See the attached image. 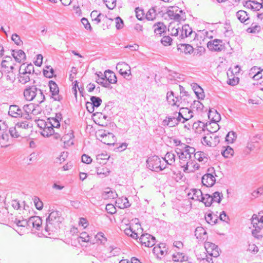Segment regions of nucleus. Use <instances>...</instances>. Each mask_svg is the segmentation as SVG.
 Here are the masks:
<instances>
[{
	"label": "nucleus",
	"mask_w": 263,
	"mask_h": 263,
	"mask_svg": "<svg viewBox=\"0 0 263 263\" xmlns=\"http://www.w3.org/2000/svg\"><path fill=\"white\" fill-rule=\"evenodd\" d=\"M123 229L125 234L131 238L137 239L143 232V229L138 219H132L128 223L125 224Z\"/></svg>",
	"instance_id": "nucleus-1"
},
{
	"label": "nucleus",
	"mask_w": 263,
	"mask_h": 263,
	"mask_svg": "<svg viewBox=\"0 0 263 263\" xmlns=\"http://www.w3.org/2000/svg\"><path fill=\"white\" fill-rule=\"evenodd\" d=\"M251 223L254 230L252 231V234L256 237L259 238L261 236L257 233L263 228V215L258 213L254 214L252 217Z\"/></svg>",
	"instance_id": "nucleus-2"
},
{
	"label": "nucleus",
	"mask_w": 263,
	"mask_h": 263,
	"mask_svg": "<svg viewBox=\"0 0 263 263\" xmlns=\"http://www.w3.org/2000/svg\"><path fill=\"white\" fill-rule=\"evenodd\" d=\"M97 137L102 143L107 145L118 146L117 144L115 145V136L112 133H106L105 131L100 132L97 135Z\"/></svg>",
	"instance_id": "nucleus-3"
},
{
	"label": "nucleus",
	"mask_w": 263,
	"mask_h": 263,
	"mask_svg": "<svg viewBox=\"0 0 263 263\" xmlns=\"http://www.w3.org/2000/svg\"><path fill=\"white\" fill-rule=\"evenodd\" d=\"M177 167L179 170H182L184 173H191L198 170L199 165L196 162L190 160L187 162H182L181 165Z\"/></svg>",
	"instance_id": "nucleus-4"
},
{
	"label": "nucleus",
	"mask_w": 263,
	"mask_h": 263,
	"mask_svg": "<svg viewBox=\"0 0 263 263\" xmlns=\"http://www.w3.org/2000/svg\"><path fill=\"white\" fill-rule=\"evenodd\" d=\"M20 77L19 81L22 84H26L30 81L33 77V65L30 63L25 66L23 72H20Z\"/></svg>",
	"instance_id": "nucleus-5"
},
{
	"label": "nucleus",
	"mask_w": 263,
	"mask_h": 263,
	"mask_svg": "<svg viewBox=\"0 0 263 263\" xmlns=\"http://www.w3.org/2000/svg\"><path fill=\"white\" fill-rule=\"evenodd\" d=\"M147 163L148 167L150 170L154 171H159L162 170L164 167L161 165V161L157 156H152L149 157Z\"/></svg>",
	"instance_id": "nucleus-6"
},
{
	"label": "nucleus",
	"mask_w": 263,
	"mask_h": 263,
	"mask_svg": "<svg viewBox=\"0 0 263 263\" xmlns=\"http://www.w3.org/2000/svg\"><path fill=\"white\" fill-rule=\"evenodd\" d=\"M209 49L212 51H221L224 49V45L221 40L215 39L207 43Z\"/></svg>",
	"instance_id": "nucleus-7"
},
{
	"label": "nucleus",
	"mask_w": 263,
	"mask_h": 263,
	"mask_svg": "<svg viewBox=\"0 0 263 263\" xmlns=\"http://www.w3.org/2000/svg\"><path fill=\"white\" fill-rule=\"evenodd\" d=\"M176 153L179 157L178 166L181 164L182 162H187L191 160V154L189 149H176Z\"/></svg>",
	"instance_id": "nucleus-8"
},
{
	"label": "nucleus",
	"mask_w": 263,
	"mask_h": 263,
	"mask_svg": "<svg viewBox=\"0 0 263 263\" xmlns=\"http://www.w3.org/2000/svg\"><path fill=\"white\" fill-rule=\"evenodd\" d=\"M204 248L209 256L217 257L219 255V249L214 243L206 242L204 244Z\"/></svg>",
	"instance_id": "nucleus-9"
},
{
	"label": "nucleus",
	"mask_w": 263,
	"mask_h": 263,
	"mask_svg": "<svg viewBox=\"0 0 263 263\" xmlns=\"http://www.w3.org/2000/svg\"><path fill=\"white\" fill-rule=\"evenodd\" d=\"M140 242L142 245L146 247H151L155 245V238L148 234H141Z\"/></svg>",
	"instance_id": "nucleus-10"
},
{
	"label": "nucleus",
	"mask_w": 263,
	"mask_h": 263,
	"mask_svg": "<svg viewBox=\"0 0 263 263\" xmlns=\"http://www.w3.org/2000/svg\"><path fill=\"white\" fill-rule=\"evenodd\" d=\"M177 114H178L180 120H182L181 123H184L193 117V111L188 108H181Z\"/></svg>",
	"instance_id": "nucleus-11"
},
{
	"label": "nucleus",
	"mask_w": 263,
	"mask_h": 263,
	"mask_svg": "<svg viewBox=\"0 0 263 263\" xmlns=\"http://www.w3.org/2000/svg\"><path fill=\"white\" fill-rule=\"evenodd\" d=\"M116 68L121 75L126 78L131 74L130 67L124 62H119L117 64Z\"/></svg>",
	"instance_id": "nucleus-12"
},
{
	"label": "nucleus",
	"mask_w": 263,
	"mask_h": 263,
	"mask_svg": "<svg viewBox=\"0 0 263 263\" xmlns=\"http://www.w3.org/2000/svg\"><path fill=\"white\" fill-rule=\"evenodd\" d=\"M177 112H175L172 117H166L165 119L163 121V125L164 126H168L170 127H174L177 125L179 122L182 121L179 117Z\"/></svg>",
	"instance_id": "nucleus-13"
},
{
	"label": "nucleus",
	"mask_w": 263,
	"mask_h": 263,
	"mask_svg": "<svg viewBox=\"0 0 263 263\" xmlns=\"http://www.w3.org/2000/svg\"><path fill=\"white\" fill-rule=\"evenodd\" d=\"M218 141V137L214 136V138L213 139L211 135L208 134L207 136L202 138L201 139V143L204 146L214 147L216 146V142Z\"/></svg>",
	"instance_id": "nucleus-14"
},
{
	"label": "nucleus",
	"mask_w": 263,
	"mask_h": 263,
	"mask_svg": "<svg viewBox=\"0 0 263 263\" xmlns=\"http://www.w3.org/2000/svg\"><path fill=\"white\" fill-rule=\"evenodd\" d=\"M74 136L72 132L64 135L61 139V141L64 144V148H67L74 144Z\"/></svg>",
	"instance_id": "nucleus-15"
},
{
	"label": "nucleus",
	"mask_w": 263,
	"mask_h": 263,
	"mask_svg": "<svg viewBox=\"0 0 263 263\" xmlns=\"http://www.w3.org/2000/svg\"><path fill=\"white\" fill-rule=\"evenodd\" d=\"M166 100L168 103L172 106H179L180 104V99L174 96V93L171 91L166 94Z\"/></svg>",
	"instance_id": "nucleus-16"
},
{
	"label": "nucleus",
	"mask_w": 263,
	"mask_h": 263,
	"mask_svg": "<svg viewBox=\"0 0 263 263\" xmlns=\"http://www.w3.org/2000/svg\"><path fill=\"white\" fill-rule=\"evenodd\" d=\"M202 182L204 186L211 187L214 184L215 178L211 174H205L202 178Z\"/></svg>",
	"instance_id": "nucleus-17"
},
{
	"label": "nucleus",
	"mask_w": 263,
	"mask_h": 263,
	"mask_svg": "<svg viewBox=\"0 0 263 263\" xmlns=\"http://www.w3.org/2000/svg\"><path fill=\"white\" fill-rule=\"evenodd\" d=\"M23 109L24 112L22 114V117L28 120L31 119L33 115V103L25 105Z\"/></svg>",
	"instance_id": "nucleus-18"
},
{
	"label": "nucleus",
	"mask_w": 263,
	"mask_h": 263,
	"mask_svg": "<svg viewBox=\"0 0 263 263\" xmlns=\"http://www.w3.org/2000/svg\"><path fill=\"white\" fill-rule=\"evenodd\" d=\"M153 253L157 257H161L167 253V249L164 244L155 246L153 248Z\"/></svg>",
	"instance_id": "nucleus-19"
},
{
	"label": "nucleus",
	"mask_w": 263,
	"mask_h": 263,
	"mask_svg": "<svg viewBox=\"0 0 263 263\" xmlns=\"http://www.w3.org/2000/svg\"><path fill=\"white\" fill-rule=\"evenodd\" d=\"M193 33L192 28L189 25L185 24L182 27L180 30L179 38L183 39L190 36Z\"/></svg>",
	"instance_id": "nucleus-20"
},
{
	"label": "nucleus",
	"mask_w": 263,
	"mask_h": 263,
	"mask_svg": "<svg viewBox=\"0 0 263 263\" xmlns=\"http://www.w3.org/2000/svg\"><path fill=\"white\" fill-rule=\"evenodd\" d=\"M9 115L14 118L22 117V111L20 107L16 105H10L8 112Z\"/></svg>",
	"instance_id": "nucleus-21"
},
{
	"label": "nucleus",
	"mask_w": 263,
	"mask_h": 263,
	"mask_svg": "<svg viewBox=\"0 0 263 263\" xmlns=\"http://www.w3.org/2000/svg\"><path fill=\"white\" fill-rule=\"evenodd\" d=\"M2 67L5 68L8 72L12 71L14 67L12 64V60L10 57H6L5 59L3 60L1 63Z\"/></svg>",
	"instance_id": "nucleus-22"
},
{
	"label": "nucleus",
	"mask_w": 263,
	"mask_h": 263,
	"mask_svg": "<svg viewBox=\"0 0 263 263\" xmlns=\"http://www.w3.org/2000/svg\"><path fill=\"white\" fill-rule=\"evenodd\" d=\"M103 76L105 77L109 84V83L115 84L117 82V79L116 74L109 70H106L104 72Z\"/></svg>",
	"instance_id": "nucleus-23"
},
{
	"label": "nucleus",
	"mask_w": 263,
	"mask_h": 263,
	"mask_svg": "<svg viewBox=\"0 0 263 263\" xmlns=\"http://www.w3.org/2000/svg\"><path fill=\"white\" fill-rule=\"evenodd\" d=\"M34 99L35 100V102L37 104L42 103L45 99V96L42 91L36 88H34Z\"/></svg>",
	"instance_id": "nucleus-24"
},
{
	"label": "nucleus",
	"mask_w": 263,
	"mask_h": 263,
	"mask_svg": "<svg viewBox=\"0 0 263 263\" xmlns=\"http://www.w3.org/2000/svg\"><path fill=\"white\" fill-rule=\"evenodd\" d=\"M205 128H206V130L211 134L216 133L219 130V125L217 123L211 121L206 124Z\"/></svg>",
	"instance_id": "nucleus-25"
},
{
	"label": "nucleus",
	"mask_w": 263,
	"mask_h": 263,
	"mask_svg": "<svg viewBox=\"0 0 263 263\" xmlns=\"http://www.w3.org/2000/svg\"><path fill=\"white\" fill-rule=\"evenodd\" d=\"M153 27L155 33L156 35H161L166 29V26L164 24L161 22H158L157 24H154Z\"/></svg>",
	"instance_id": "nucleus-26"
},
{
	"label": "nucleus",
	"mask_w": 263,
	"mask_h": 263,
	"mask_svg": "<svg viewBox=\"0 0 263 263\" xmlns=\"http://www.w3.org/2000/svg\"><path fill=\"white\" fill-rule=\"evenodd\" d=\"M12 55L16 62L20 63L25 58V54L22 50H13Z\"/></svg>",
	"instance_id": "nucleus-27"
},
{
	"label": "nucleus",
	"mask_w": 263,
	"mask_h": 263,
	"mask_svg": "<svg viewBox=\"0 0 263 263\" xmlns=\"http://www.w3.org/2000/svg\"><path fill=\"white\" fill-rule=\"evenodd\" d=\"M36 133H40L44 137H48L54 133V129L48 125L41 130H36Z\"/></svg>",
	"instance_id": "nucleus-28"
},
{
	"label": "nucleus",
	"mask_w": 263,
	"mask_h": 263,
	"mask_svg": "<svg viewBox=\"0 0 263 263\" xmlns=\"http://www.w3.org/2000/svg\"><path fill=\"white\" fill-rule=\"evenodd\" d=\"M174 9L175 13H176V17L177 22H180L182 20H184L185 18V13L178 7H172Z\"/></svg>",
	"instance_id": "nucleus-29"
},
{
	"label": "nucleus",
	"mask_w": 263,
	"mask_h": 263,
	"mask_svg": "<svg viewBox=\"0 0 263 263\" xmlns=\"http://www.w3.org/2000/svg\"><path fill=\"white\" fill-rule=\"evenodd\" d=\"M194 92L199 99H203L204 97L203 89L197 84H193L192 85Z\"/></svg>",
	"instance_id": "nucleus-30"
},
{
	"label": "nucleus",
	"mask_w": 263,
	"mask_h": 263,
	"mask_svg": "<svg viewBox=\"0 0 263 263\" xmlns=\"http://www.w3.org/2000/svg\"><path fill=\"white\" fill-rule=\"evenodd\" d=\"M209 118L211 119V122H218L220 119V115L216 110H210L208 115Z\"/></svg>",
	"instance_id": "nucleus-31"
},
{
	"label": "nucleus",
	"mask_w": 263,
	"mask_h": 263,
	"mask_svg": "<svg viewBox=\"0 0 263 263\" xmlns=\"http://www.w3.org/2000/svg\"><path fill=\"white\" fill-rule=\"evenodd\" d=\"M179 29L180 28L178 26H176L175 24L173 23H171L168 27V31L170 32V35L172 36L178 35L179 36Z\"/></svg>",
	"instance_id": "nucleus-32"
},
{
	"label": "nucleus",
	"mask_w": 263,
	"mask_h": 263,
	"mask_svg": "<svg viewBox=\"0 0 263 263\" xmlns=\"http://www.w3.org/2000/svg\"><path fill=\"white\" fill-rule=\"evenodd\" d=\"M116 203L121 209L126 208L129 206V203L126 197H121L116 200Z\"/></svg>",
	"instance_id": "nucleus-33"
},
{
	"label": "nucleus",
	"mask_w": 263,
	"mask_h": 263,
	"mask_svg": "<svg viewBox=\"0 0 263 263\" xmlns=\"http://www.w3.org/2000/svg\"><path fill=\"white\" fill-rule=\"evenodd\" d=\"M189 195H191V198L193 200L201 201L203 195L200 190H193Z\"/></svg>",
	"instance_id": "nucleus-34"
},
{
	"label": "nucleus",
	"mask_w": 263,
	"mask_h": 263,
	"mask_svg": "<svg viewBox=\"0 0 263 263\" xmlns=\"http://www.w3.org/2000/svg\"><path fill=\"white\" fill-rule=\"evenodd\" d=\"M237 18L241 22L244 23L247 21L249 17L248 16L247 12L243 10H239L236 13Z\"/></svg>",
	"instance_id": "nucleus-35"
},
{
	"label": "nucleus",
	"mask_w": 263,
	"mask_h": 263,
	"mask_svg": "<svg viewBox=\"0 0 263 263\" xmlns=\"http://www.w3.org/2000/svg\"><path fill=\"white\" fill-rule=\"evenodd\" d=\"M33 90L32 86L27 87L24 91V96L27 101L33 100Z\"/></svg>",
	"instance_id": "nucleus-36"
},
{
	"label": "nucleus",
	"mask_w": 263,
	"mask_h": 263,
	"mask_svg": "<svg viewBox=\"0 0 263 263\" xmlns=\"http://www.w3.org/2000/svg\"><path fill=\"white\" fill-rule=\"evenodd\" d=\"M205 219L208 223L213 225L216 223L217 220V216L212 213H209L205 214Z\"/></svg>",
	"instance_id": "nucleus-37"
},
{
	"label": "nucleus",
	"mask_w": 263,
	"mask_h": 263,
	"mask_svg": "<svg viewBox=\"0 0 263 263\" xmlns=\"http://www.w3.org/2000/svg\"><path fill=\"white\" fill-rule=\"evenodd\" d=\"M104 197L105 199H114L117 197V194L109 188H107L104 192Z\"/></svg>",
	"instance_id": "nucleus-38"
},
{
	"label": "nucleus",
	"mask_w": 263,
	"mask_h": 263,
	"mask_svg": "<svg viewBox=\"0 0 263 263\" xmlns=\"http://www.w3.org/2000/svg\"><path fill=\"white\" fill-rule=\"evenodd\" d=\"M195 159L199 161H204L208 160V156L202 151H197L194 154Z\"/></svg>",
	"instance_id": "nucleus-39"
},
{
	"label": "nucleus",
	"mask_w": 263,
	"mask_h": 263,
	"mask_svg": "<svg viewBox=\"0 0 263 263\" xmlns=\"http://www.w3.org/2000/svg\"><path fill=\"white\" fill-rule=\"evenodd\" d=\"M9 136L7 134H3L0 139V147L1 148H6L10 145L8 143Z\"/></svg>",
	"instance_id": "nucleus-40"
},
{
	"label": "nucleus",
	"mask_w": 263,
	"mask_h": 263,
	"mask_svg": "<svg viewBox=\"0 0 263 263\" xmlns=\"http://www.w3.org/2000/svg\"><path fill=\"white\" fill-rule=\"evenodd\" d=\"M173 260L174 261L176 262H181L182 263H184L185 261H187L184 259V256L183 255L182 253L180 252H176L173 255Z\"/></svg>",
	"instance_id": "nucleus-41"
},
{
	"label": "nucleus",
	"mask_w": 263,
	"mask_h": 263,
	"mask_svg": "<svg viewBox=\"0 0 263 263\" xmlns=\"http://www.w3.org/2000/svg\"><path fill=\"white\" fill-rule=\"evenodd\" d=\"M201 201L204 203L205 206H209L213 202V198H212V196L210 195L205 194L204 195H203Z\"/></svg>",
	"instance_id": "nucleus-42"
},
{
	"label": "nucleus",
	"mask_w": 263,
	"mask_h": 263,
	"mask_svg": "<svg viewBox=\"0 0 263 263\" xmlns=\"http://www.w3.org/2000/svg\"><path fill=\"white\" fill-rule=\"evenodd\" d=\"M35 124L39 128L37 130H41L45 128L47 125H48V122H46L43 120L35 119Z\"/></svg>",
	"instance_id": "nucleus-43"
},
{
	"label": "nucleus",
	"mask_w": 263,
	"mask_h": 263,
	"mask_svg": "<svg viewBox=\"0 0 263 263\" xmlns=\"http://www.w3.org/2000/svg\"><path fill=\"white\" fill-rule=\"evenodd\" d=\"M156 16V11L154 8H151L147 11L146 14V18L148 21H153Z\"/></svg>",
	"instance_id": "nucleus-44"
},
{
	"label": "nucleus",
	"mask_w": 263,
	"mask_h": 263,
	"mask_svg": "<svg viewBox=\"0 0 263 263\" xmlns=\"http://www.w3.org/2000/svg\"><path fill=\"white\" fill-rule=\"evenodd\" d=\"M236 138V135L235 132L231 131L228 133L226 137V141L228 143H232Z\"/></svg>",
	"instance_id": "nucleus-45"
},
{
	"label": "nucleus",
	"mask_w": 263,
	"mask_h": 263,
	"mask_svg": "<svg viewBox=\"0 0 263 263\" xmlns=\"http://www.w3.org/2000/svg\"><path fill=\"white\" fill-rule=\"evenodd\" d=\"M33 218V216H31L29 218V220L28 221H26V220H19L17 218H15L14 221V223L18 227H25L27 224H29L31 223V219Z\"/></svg>",
	"instance_id": "nucleus-46"
},
{
	"label": "nucleus",
	"mask_w": 263,
	"mask_h": 263,
	"mask_svg": "<svg viewBox=\"0 0 263 263\" xmlns=\"http://www.w3.org/2000/svg\"><path fill=\"white\" fill-rule=\"evenodd\" d=\"M240 71V67L238 65H236L234 67V68H229L227 72L228 76L230 77V74H231V76H232L234 74H237L239 73Z\"/></svg>",
	"instance_id": "nucleus-47"
},
{
	"label": "nucleus",
	"mask_w": 263,
	"mask_h": 263,
	"mask_svg": "<svg viewBox=\"0 0 263 263\" xmlns=\"http://www.w3.org/2000/svg\"><path fill=\"white\" fill-rule=\"evenodd\" d=\"M96 243H104L106 241V238L102 233H98L95 236Z\"/></svg>",
	"instance_id": "nucleus-48"
},
{
	"label": "nucleus",
	"mask_w": 263,
	"mask_h": 263,
	"mask_svg": "<svg viewBox=\"0 0 263 263\" xmlns=\"http://www.w3.org/2000/svg\"><path fill=\"white\" fill-rule=\"evenodd\" d=\"M49 86L50 91L53 95H55L58 94V93L59 92V88L57 84L54 82L52 81H50Z\"/></svg>",
	"instance_id": "nucleus-49"
},
{
	"label": "nucleus",
	"mask_w": 263,
	"mask_h": 263,
	"mask_svg": "<svg viewBox=\"0 0 263 263\" xmlns=\"http://www.w3.org/2000/svg\"><path fill=\"white\" fill-rule=\"evenodd\" d=\"M90 101L91 103L95 107H98L102 102L101 98L96 96L91 97Z\"/></svg>",
	"instance_id": "nucleus-50"
},
{
	"label": "nucleus",
	"mask_w": 263,
	"mask_h": 263,
	"mask_svg": "<svg viewBox=\"0 0 263 263\" xmlns=\"http://www.w3.org/2000/svg\"><path fill=\"white\" fill-rule=\"evenodd\" d=\"M49 122H48V125L51 126L52 128H58L60 126V123L59 119L57 118H51V119H48Z\"/></svg>",
	"instance_id": "nucleus-51"
},
{
	"label": "nucleus",
	"mask_w": 263,
	"mask_h": 263,
	"mask_svg": "<svg viewBox=\"0 0 263 263\" xmlns=\"http://www.w3.org/2000/svg\"><path fill=\"white\" fill-rule=\"evenodd\" d=\"M46 68L47 69H49V71H47V70H43L44 75L46 78H52L53 76V74H54V70H53V69L50 66H46Z\"/></svg>",
	"instance_id": "nucleus-52"
},
{
	"label": "nucleus",
	"mask_w": 263,
	"mask_h": 263,
	"mask_svg": "<svg viewBox=\"0 0 263 263\" xmlns=\"http://www.w3.org/2000/svg\"><path fill=\"white\" fill-rule=\"evenodd\" d=\"M173 142L175 144V146H180L182 147V148H193L192 147L186 144L185 143L182 142L178 139H174L173 140Z\"/></svg>",
	"instance_id": "nucleus-53"
},
{
	"label": "nucleus",
	"mask_w": 263,
	"mask_h": 263,
	"mask_svg": "<svg viewBox=\"0 0 263 263\" xmlns=\"http://www.w3.org/2000/svg\"><path fill=\"white\" fill-rule=\"evenodd\" d=\"M222 156L225 158H231L234 154L233 149H225L224 151L221 152Z\"/></svg>",
	"instance_id": "nucleus-54"
},
{
	"label": "nucleus",
	"mask_w": 263,
	"mask_h": 263,
	"mask_svg": "<svg viewBox=\"0 0 263 263\" xmlns=\"http://www.w3.org/2000/svg\"><path fill=\"white\" fill-rule=\"evenodd\" d=\"M172 42V39L169 36H164L161 39L162 44L165 46L171 45Z\"/></svg>",
	"instance_id": "nucleus-55"
},
{
	"label": "nucleus",
	"mask_w": 263,
	"mask_h": 263,
	"mask_svg": "<svg viewBox=\"0 0 263 263\" xmlns=\"http://www.w3.org/2000/svg\"><path fill=\"white\" fill-rule=\"evenodd\" d=\"M101 74L103 76L102 73ZM105 78L104 76L101 78H99L96 80V82L99 84L102 85L103 86L105 87H108L109 86V84L106 80H105Z\"/></svg>",
	"instance_id": "nucleus-56"
},
{
	"label": "nucleus",
	"mask_w": 263,
	"mask_h": 263,
	"mask_svg": "<svg viewBox=\"0 0 263 263\" xmlns=\"http://www.w3.org/2000/svg\"><path fill=\"white\" fill-rule=\"evenodd\" d=\"M105 3L109 9L112 10L116 6V0H106Z\"/></svg>",
	"instance_id": "nucleus-57"
},
{
	"label": "nucleus",
	"mask_w": 263,
	"mask_h": 263,
	"mask_svg": "<svg viewBox=\"0 0 263 263\" xmlns=\"http://www.w3.org/2000/svg\"><path fill=\"white\" fill-rule=\"evenodd\" d=\"M181 46L184 47V52L185 54H191L194 51L193 47L189 44H182Z\"/></svg>",
	"instance_id": "nucleus-58"
},
{
	"label": "nucleus",
	"mask_w": 263,
	"mask_h": 263,
	"mask_svg": "<svg viewBox=\"0 0 263 263\" xmlns=\"http://www.w3.org/2000/svg\"><path fill=\"white\" fill-rule=\"evenodd\" d=\"M34 204L39 210H42L43 208V203L39 198L35 197L34 198Z\"/></svg>",
	"instance_id": "nucleus-59"
},
{
	"label": "nucleus",
	"mask_w": 263,
	"mask_h": 263,
	"mask_svg": "<svg viewBox=\"0 0 263 263\" xmlns=\"http://www.w3.org/2000/svg\"><path fill=\"white\" fill-rule=\"evenodd\" d=\"M109 171L106 167L97 168V174L107 176L109 174Z\"/></svg>",
	"instance_id": "nucleus-60"
},
{
	"label": "nucleus",
	"mask_w": 263,
	"mask_h": 263,
	"mask_svg": "<svg viewBox=\"0 0 263 263\" xmlns=\"http://www.w3.org/2000/svg\"><path fill=\"white\" fill-rule=\"evenodd\" d=\"M106 210L108 213L110 214H114L116 212V208L112 204H107L106 206Z\"/></svg>",
	"instance_id": "nucleus-61"
},
{
	"label": "nucleus",
	"mask_w": 263,
	"mask_h": 263,
	"mask_svg": "<svg viewBox=\"0 0 263 263\" xmlns=\"http://www.w3.org/2000/svg\"><path fill=\"white\" fill-rule=\"evenodd\" d=\"M116 27L117 29H120L123 27V21L119 16L115 18Z\"/></svg>",
	"instance_id": "nucleus-62"
},
{
	"label": "nucleus",
	"mask_w": 263,
	"mask_h": 263,
	"mask_svg": "<svg viewBox=\"0 0 263 263\" xmlns=\"http://www.w3.org/2000/svg\"><path fill=\"white\" fill-rule=\"evenodd\" d=\"M11 39L17 45H20L23 43L20 36L16 33L12 35Z\"/></svg>",
	"instance_id": "nucleus-63"
},
{
	"label": "nucleus",
	"mask_w": 263,
	"mask_h": 263,
	"mask_svg": "<svg viewBox=\"0 0 263 263\" xmlns=\"http://www.w3.org/2000/svg\"><path fill=\"white\" fill-rule=\"evenodd\" d=\"M43 57L42 54H39L36 55V60L34 61V64L37 66H41L43 63Z\"/></svg>",
	"instance_id": "nucleus-64"
}]
</instances>
